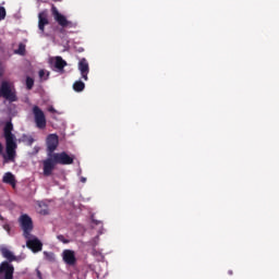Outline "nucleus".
<instances>
[{"instance_id":"nucleus-1","label":"nucleus","mask_w":279,"mask_h":279,"mask_svg":"<svg viewBox=\"0 0 279 279\" xmlns=\"http://www.w3.org/2000/svg\"><path fill=\"white\" fill-rule=\"evenodd\" d=\"M73 160L74 158L66 154V151L54 153L52 157L44 160V175L49 178L53 173L57 165H73Z\"/></svg>"},{"instance_id":"nucleus-2","label":"nucleus","mask_w":279,"mask_h":279,"mask_svg":"<svg viewBox=\"0 0 279 279\" xmlns=\"http://www.w3.org/2000/svg\"><path fill=\"white\" fill-rule=\"evenodd\" d=\"M14 130V124L12 122H7L3 129L4 132V138L7 143V156H4V160L8 162H14V159L16 158V142L14 141L15 136L12 133Z\"/></svg>"},{"instance_id":"nucleus-3","label":"nucleus","mask_w":279,"mask_h":279,"mask_svg":"<svg viewBox=\"0 0 279 279\" xmlns=\"http://www.w3.org/2000/svg\"><path fill=\"white\" fill-rule=\"evenodd\" d=\"M51 14L53 16V20L56 21V23H58V25L60 27L64 28H69V29H73L75 27H77V22H71L66 19V16H64L62 13H60V11H58V8H56V5L52 4L51 7Z\"/></svg>"},{"instance_id":"nucleus-4","label":"nucleus","mask_w":279,"mask_h":279,"mask_svg":"<svg viewBox=\"0 0 279 279\" xmlns=\"http://www.w3.org/2000/svg\"><path fill=\"white\" fill-rule=\"evenodd\" d=\"M0 97L5 99L10 104L19 101V96H16V89H12V86L7 81H3L0 85Z\"/></svg>"},{"instance_id":"nucleus-5","label":"nucleus","mask_w":279,"mask_h":279,"mask_svg":"<svg viewBox=\"0 0 279 279\" xmlns=\"http://www.w3.org/2000/svg\"><path fill=\"white\" fill-rule=\"evenodd\" d=\"M19 223L24 232V238L29 239V236H32V230H34V221L32 220V217H29L27 214H24L20 216Z\"/></svg>"},{"instance_id":"nucleus-6","label":"nucleus","mask_w":279,"mask_h":279,"mask_svg":"<svg viewBox=\"0 0 279 279\" xmlns=\"http://www.w3.org/2000/svg\"><path fill=\"white\" fill-rule=\"evenodd\" d=\"M33 114L36 123V128L39 130H45L47 128V118L45 117V112L40 107L34 106L33 107Z\"/></svg>"},{"instance_id":"nucleus-7","label":"nucleus","mask_w":279,"mask_h":279,"mask_svg":"<svg viewBox=\"0 0 279 279\" xmlns=\"http://www.w3.org/2000/svg\"><path fill=\"white\" fill-rule=\"evenodd\" d=\"M46 145L48 158H51L53 154H56L53 151H56L58 149V145H60L58 134H49L46 138Z\"/></svg>"},{"instance_id":"nucleus-8","label":"nucleus","mask_w":279,"mask_h":279,"mask_svg":"<svg viewBox=\"0 0 279 279\" xmlns=\"http://www.w3.org/2000/svg\"><path fill=\"white\" fill-rule=\"evenodd\" d=\"M0 279H14V265L4 260L0 264Z\"/></svg>"},{"instance_id":"nucleus-9","label":"nucleus","mask_w":279,"mask_h":279,"mask_svg":"<svg viewBox=\"0 0 279 279\" xmlns=\"http://www.w3.org/2000/svg\"><path fill=\"white\" fill-rule=\"evenodd\" d=\"M62 258L65 265L73 267L77 264V258L75 257V251L73 250H64L62 253Z\"/></svg>"},{"instance_id":"nucleus-10","label":"nucleus","mask_w":279,"mask_h":279,"mask_svg":"<svg viewBox=\"0 0 279 279\" xmlns=\"http://www.w3.org/2000/svg\"><path fill=\"white\" fill-rule=\"evenodd\" d=\"M49 25V11L44 10L38 13V28L45 33V26Z\"/></svg>"},{"instance_id":"nucleus-11","label":"nucleus","mask_w":279,"mask_h":279,"mask_svg":"<svg viewBox=\"0 0 279 279\" xmlns=\"http://www.w3.org/2000/svg\"><path fill=\"white\" fill-rule=\"evenodd\" d=\"M78 71L85 82H88V73L90 72V68L88 66V61L83 58L78 62Z\"/></svg>"},{"instance_id":"nucleus-12","label":"nucleus","mask_w":279,"mask_h":279,"mask_svg":"<svg viewBox=\"0 0 279 279\" xmlns=\"http://www.w3.org/2000/svg\"><path fill=\"white\" fill-rule=\"evenodd\" d=\"M26 245H27L28 250H32V252H34V253L43 252V242H40V240H38V238L28 240L26 242Z\"/></svg>"},{"instance_id":"nucleus-13","label":"nucleus","mask_w":279,"mask_h":279,"mask_svg":"<svg viewBox=\"0 0 279 279\" xmlns=\"http://www.w3.org/2000/svg\"><path fill=\"white\" fill-rule=\"evenodd\" d=\"M0 252L3 256V258H7V263H14V260H16V256H14V253H12V251H10L8 247L3 246L0 248Z\"/></svg>"},{"instance_id":"nucleus-14","label":"nucleus","mask_w":279,"mask_h":279,"mask_svg":"<svg viewBox=\"0 0 279 279\" xmlns=\"http://www.w3.org/2000/svg\"><path fill=\"white\" fill-rule=\"evenodd\" d=\"M2 182L4 184H10L12 189H16V178H14V174H12V172H5L2 178Z\"/></svg>"},{"instance_id":"nucleus-15","label":"nucleus","mask_w":279,"mask_h":279,"mask_svg":"<svg viewBox=\"0 0 279 279\" xmlns=\"http://www.w3.org/2000/svg\"><path fill=\"white\" fill-rule=\"evenodd\" d=\"M64 66H66V61H64V59H62V57H56L54 68H57L58 71H64Z\"/></svg>"},{"instance_id":"nucleus-16","label":"nucleus","mask_w":279,"mask_h":279,"mask_svg":"<svg viewBox=\"0 0 279 279\" xmlns=\"http://www.w3.org/2000/svg\"><path fill=\"white\" fill-rule=\"evenodd\" d=\"M86 88V84H84V82L82 81H76L73 84V90H75V93H82V90H84Z\"/></svg>"},{"instance_id":"nucleus-17","label":"nucleus","mask_w":279,"mask_h":279,"mask_svg":"<svg viewBox=\"0 0 279 279\" xmlns=\"http://www.w3.org/2000/svg\"><path fill=\"white\" fill-rule=\"evenodd\" d=\"M22 141L23 143H26L29 147H32V145H34V137L29 136V135H22Z\"/></svg>"},{"instance_id":"nucleus-18","label":"nucleus","mask_w":279,"mask_h":279,"mask_svg":"<svg viewBox=\"0 0 279 279\" xmlns=\"http://www.w3.org/2000/svg\"><path fill=\"white\" fill-rule=\"evenodd\" d=\"M26 88L27 90H32L34 88V78L29 76L26 77Z\"/></svg>"},{"instance_id":"nucleus-19","label":"nucleus","mask_w":279,"mask_h":279,"mask_svg":"<svg viewBox=\"0 0 279 279\" xmlns=\"http://www.w3.org/2000/svg\"><path fill=\"white\" fill-rule=\"evenodd\" d=\"M58 241H60L61 243L68 244L71 243V240L64 238V235L60 234L57 236Z\"/></svg>"},{"instance_id":"nucleus-20","label":"nucleus","mask_w":279,"mask_h":279,"mask_svg":"<svg viewBox=\"0 0 279 279\" xmlns=\"http://www.w3.org/2000/svg\"><path fill=\"white\" fill-rule=\"evenodd\" d=\"M7 12L3 7H0V21H3L5 19Z\"/></svg>"},{"instance_id":"nucleus-21","label":"nucleus","mask_w":279,"mask_h":279,"mask_svg":"<svg viewBox=\"0 0 279 279\" xmlns=\"http://www.w3.org/2000/svg\"><path fill=\"white\" fill-rule=\"evenodd\" d=\"M17 53H20V56H23V53H25V45L23 44L19 45Z\"/></svg>"},{"instance_id":"nucleus-22","label":"nucleus","mask_w":279,"mask_h":279,"mask_svg":"<svg viewBox=\"0 0 279 279\" xmlns=\"http://www.w3.org/2000/svg\"><path fill=\"white\" fill-rule=\"evenodd\" d=\"M3 230H5L7 232H10L11 228L9 223H4L3 225Z\"/></svg>"},{"instance_id":"nucleus-23","label":"nucleus","mask_w":279,"mask_h":279,"mask_svg":"<svg viewBox=\"0 0 279 279\" xmlns=\"http://www.w3.org/2000/svg\"><path fill=\"white\" fill-rule=\"evenodd\" d=\"M39 77H45V70L39 71Z\"/></svg>"},{"instance_id":"nucleus-24","label":"nucleus","mask_w":279,"mask_h":279,"mask_svg":"<svg viewBox=\"0 0 279 279\" xmlns=\"http://www.w3.org/2000/svg\"><path fill=\"white\" fill-rule=\"evenodd\" d=\"M3 154V144L0 143V155Z\"/></svg>"},{"instance_id":"nucleus-25","label":"nucleus","mask_w":279,"mask_h":279,"mask_svg":"<svg viewBox=\"0 0 279 279\" xmlns=\"http://www.w3.org/2000/svg\"><path fill=\"white\" fill-rule=\"evenodd\" d=\"M81 182H86V178H82V179H81Z\"/></svg>"},{"instance_id":"nucleus-26","label":"nucleus","mask_w":279,"mask_h":279,"mask_svg":"<svg viewBox=\"0 0 279 279\" xmlns=\"http://www.w3.org/2000/svg\"><path fill=\"white\" fill-rule=\"evenodd\" d=\"M0 220L3 221V216H0Z\"/></svg>"},{"instance_id":"nucleus-27","label":"nucleus","mask_w":279,"mask_h":279,"mask_svg":"<svg viewBox=\"0 0 279 279\" xmlns=\"http://www.w3.org/2000/svg\"><path fill=\"white\" fill-rule=\"evenodd\" d=\"M54 1H62V0H54Z\"/></svg>"},{"instance_id":"nucleus-28","label":"nucleus","mask_w":279,"mask_h":279,"mask_svg":"<svg viewBox=\"0 0 279 279\" xmlns=\"http://www.w3.org/2000/svg\"><path fill=\"white\" fill-rule=\"evenodd\" d=\"M53 111V109H50V112Z\"/></svg>"}]
</instances>
